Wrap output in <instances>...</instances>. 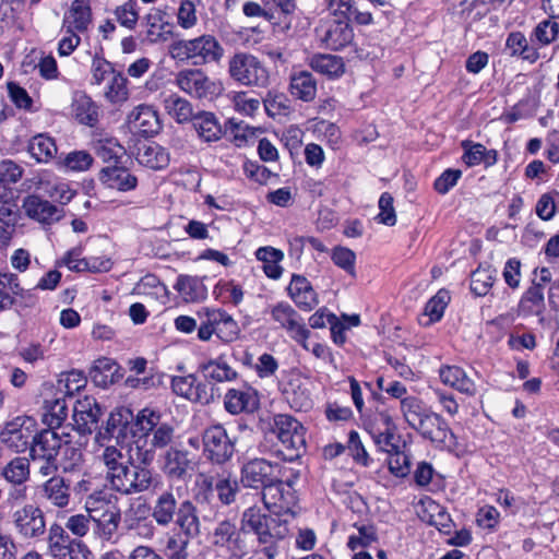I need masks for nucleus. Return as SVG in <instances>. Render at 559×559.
Wrapping results in <instances>:
<instances>
[{"instance_id":"nucleus-1","label":"nucleus","mask_w":559,"mask_h":559,"mask_svg":"<svg viewBox=\"0 0 559 559\" xmlns=\"http://www.w3.org/2000/svg\"><path fill=\"white\" fill-rule=\"evenodd\" d=\"M98 455L105 467L106 479L111 488L122 495H135L148 490L153 483L152 472L134 466L122 447L104 442Z\"/></svg>"},{"instance_id":"nucleus-2","label":"nucleus","mask_w":559,"mask_h":559,"mask_svg":"<svg viewBox=\"0 0 559 559\" xmlns=\"http://www.w3.org/2000/svg\"><path fill=\"white\" fill-rule=\"evenodd\" d=\"M401 413L408 427L421 438L437 445L455 444V436L447 420L421 399L414 395L402 399Z\"/></svg>"},{"instance_id":"nucleus-3","label":"nucleus","mask_w":559,"mask_h":559,"mask_svg":"<svg viewBox=\"0 0 559 559\" xmlns=\"http://www.w3.org/2000/svg\"><path fill=\"white\" fill-rule=\"evenodd\" d=\"M225 53L219 40L211 34L191 39H179L169 46V56L179 61H191L194 66L218 63Z\"/></svg>"},{"instance_id":"nucleus-4","label":"nucleus","mask_w":559,"mask_h":559,"mask_svg":"<svg viewBox=\"0 0 559 559\" xmlns=\"http://www.w3.org/2000/svg\"><path fill=\"white\" fill-rule=\"evenodd\" d=\"M135 427L141 436L148 438L152 450L170 448L176 439V429L173 424L163 420L159 411L145 407L135 418Z\"/></svg>"},{"instance_id":"nucleus-5","label":"nucleus","mask_w":559,"mask_h":559,"mask_svg":"<svg viewBox=\"0 0 559 559\" xmlns=\"http://www.w3.org/2000/svg\"><path fill=\"white\" fill-rule=\"evenodd\" d=\"M200 520L192 513L182 511L176 520V527L165 536V555L168 559H188V546L190 539L200 534Z\"/></svg>"},{"instance_id":"nucleus-6","label":"nucleus","mask_w":559,"mask_h":559,"mask_svg":"<svg viewBox=\"0 0 559 559\" xmlns=\"http://www.w3.org/2000/svg\"><path fill=\"white\" fill-rule=\"evenodd\" d=\"M228 74L240 85L264 87L269 83V72L258 57L248 52H237L228 60Z\"/></svg>"},{"instance_id":"nucleus-7","label":"nucleus","mask_w":559,"mask_h":559,"mask_svg":"<svg viewBox=\"0 0 559 559\" xmlns=\"http://www.w3.org/2000/svg\"><path fill=\"white\" fill-rule=\"evenodd\" d=\"M272 432L287 452L284 454L285 460L293 461L300 456L306 448V430L296 418L287 414L275 415Z\"/></svg>"},{"instance_id":"nucleus-8","label":"nucleus","mask_w":559,"mask_h":559,"mask_svg":"<svg viewBox=\"0 0 559 559\" xmlns=\"http://www.w3.org/2000/svg\"><path fill=\"white\" fill-rule=\"evenodd\" d=\"M241 530L257 535L259 543H270L272 538H284L288 530L278 524V521L261 511L258 507H250L242 513Z\"/></svg>"},{"instance_id":"nucleus-9","label":"nucleus","mask_w":559,"mask_h":559,"mask_svg":"<svg viewBox=\"0 0 559 559\" xmlns=\"http://www.w3.org/2000/svg\"><path fill=\"white\" fill-rule=\"evenodd\" d=\"M192 513L194 518H199L194 504L190 500L178 502L171 490H165L156 496L151 507V516L155 524L160 527H168L173 523L176 524L182 511Z\"/></svg>"},{"instance_id":"nucleus-10","label":"nucleus","mask_w":559,"mask_h":559,"mask_svg":"<svg viewBox=\"0 0 559 559\" xmlns=\"http://www.w3.org/2000/svg\"><path fill=\"white\" fill-rule=\"evenodd\" d=\"M203 455L213 464L223 465L235 452V443L222 425L206 428L202 433Z\"/></svg>"},{"instance_id":"nucleus-11","label":"nucleus","mask_w":559,"mask_h":559,"mask_svg":"<svg viewBox=\"0 0 559 559\" xmlns=\"http://www.w3.org/2000/svg\"><path fill=\"white\" fill-rule=\"evenodd\" d=\"M314 33L320 46L329 50H341L354 39V31L348 20L323 19Z\"/></svg>"},{"instance_id":"nucleus-12","label":"nucleus","mask_w":559,"mask_h":559,"mask_svg":"<svg viewBox=\"0 0 559 559\" xmlns=\"http://www.w3.org/2000/svg\"><path fill=\"white\" fill-rule=\"evenodd\" d=\"M174 84L183 93L200 99L213 97L218 91L217 84L197 68L180 70L175 75Z\"/></svg>"},{"instance_id":"nucleus-13","label":"nucleus","mask_w":559,"mask_h":559,"mask_svg":"<svg viewBox=\"0 0 559 559\" xmlns=\"http://www.w3.org/2000/svg\"><path fill=\"white\" fill-rule=\"evenodd\" d=\"M12 519L15 531L24 539L40 538L46 532L45 514L33 503H26L15 510Z\"/></svg>"},{"instance_id":"nucleus-14","label":"nucleus","mask_w":559,"mask_h":559,"mask_svg":"<svg viewBox=\"0 0 559 559\" xmlns=\"http://www.w3.org/2000/svg\"><path fill=\"white\" fill-rule=\"evenodd\" d=\"M277 464L265 459H252L240 469V483L246 488L264 489L276 476Z\"/></svg>"},{"instance_id":"nucleus-15","label":"nucleus","mask_w":559,"mask_h":559,"mask_svg":"<svg viewBox=\"0 0 559 559\" xmlns=\"http://www.w3.org/2000/svg\"><path fill=\"white\" fill-rule=\"evenodd\" d=\"M132 420L133 414L129 408H116L110 413L105 427L97 431L95 437L96 442L100 445H104V442L109 443L112 440H115L117 444L123 442L130 431Z\"/></svg>"},{"instance_id":"nucleus-16","label":"nucleus","mask_w":559,"mask_h":559,"mask_svg":"<svg viewBox=\"0 0 559 559\" xmlns=\"http://www.w3.org/2000/svg\"><path fill=\"white\" fill-rule=\"evenodd\" d=\"M33 435L31 419L19 416L7 423L0 432V441L8 449L22 453L31 445Z\"/></svg>"},{"instance_id":"nucleus-17","label":"nucleus","mask_w":559,"mask_h":559,"mask_svg":"<svg viewBox=\"0 0 559 559\" xmlns=\"http://www.w3.org/2000/svg\"><path fill=\"white\" fill-rule=\"evenodd\" d=\"M262 500L267 510L274 513H287L295 504V491L290 484L276 476L263 490Z\"/></svg>"},{"instance_id":"nucleus-18","label":"nucleus","mask_w":559,"mask_h":559,"mask_svg":"<svg viewBox=\"0 0 559 559\" xmlns=\"http://www.w3.org/2000/svg\"><path fill=\"white\" fill-rule=\"evenodd\" d=\"M123 523L129 533L144 540H151L156 533L155 522L153 518L150 519V508L144 503L130 507L124 513Z\"/></svg>"},{"instance_id":"nucleus-19","label":"nucleus","mask_w":559,"mask_h":559,"mask_svg":"<svg viewBox=\"0 0 559 559\" xmlns=\"http://www.w3.org/2000/svg\"><path fill=\"white\" fill-rule=\"evenodd\" d=\"M259 406L258 392L251 386L233 388L224 395V407L231 415L252 414Z\"/></svg>"},{"instance_id":"nucleus-20","label":"nucleus","mask_w":559,"mask_h":559,"mask_svg":"<svg viewBox=\"0 0 559 559\" xmlns=\"http://www.w3.org/2000/svg\"><path fill=\"white\" fill-rule=\"evenodd\" d=\"M102 416L103 409L96 399L84 396L76 401L73 408V419L80 433L86 435L96 430Z\"/></svg>"},{"instance_id":"nucleus-21","label":"nucleus","mask_w":559,"mask_h":559,"mask_svg":"<svg viewBox=\"0 0 559 559\" xmlns=\"http://www.w3.org/2000/svg\"><path fill=\"white\" fill-rule=\"evenodd\" d=\"M22 207L27 217L40 224L51 225L63 216V209L41 199L36 194L27 195Z\"/></svg>"},{"instance_id":"nucleus-22","label":"nucleus","mask_w":559,"mask_h":559,"mask_svg":"<svg viewBox=\"0 0 559 559\" xmlns=\"http://www.w3.org/2000/svg\"><path fill=\"white\" fill-rule=\"evenodd\" d=\"M68 444L69 440H63L53 429H45L37 435H33L31 456L33 461L57 459L62 447Z\"/></svg>"},{"instance_id":"nucleus-23","label":"nucleus","mask_w":559,"mask_h":559,"mask_svg":"<svg viewBox=\"0 0 559 559\" xmlns=\"http://www.w3.org/2000/svg\"><path fill=\"white\" fill-rule=\"evenodd\" d=\"M128 122L132 130L144 136H152L160 130L158 114L151 105L141 104L136 106L128 115Z\"/></svg>"},{"instance_id":"nucleus-24","label":"nucleus","mask_w":559,"mask_h":559,"mask_svg":"<svg viewBox=\"0 0 559 559\" xmlns=\"http://www.w3.org/2000/svg\"><path fill=\"white\" fill-rule=\"evenodd\" d=\"M273 321L284 329L290 337L305 338V324L299 313L287 302H278L271 307Z\"/></svg>"},{"instance_id":"nucleus-25","label":"nucleus","mask_w":559,"mask_h":559,"mask_svg":"<svg viewBox=\"0 0 559 559\" xmlns=\"http://www.w3.org/2000/svg\"><path fill=\"white\" fill-rule=\"evenodd\" d=\"M211 543L216 549H223L230 556H237L240 549V534L235 523L219 522L211 535Z\"/></svg>"},{"instance_id":"nucleus-26","label":"nucleus","mask_w":559,"mask_h":559,"mask_svg":"<svg viewBox=\"0 0 559 559\" xmlns=\"http://www.w3.org/2000/svg\"><path fill=\"white\" fill-rule=\"evenodd\" d=\"M163 472L173 479H183L191 468L189 452L170 447L160 457Z\"/></svg>"},{"instance_id":"nucleus-27","label":"nucleus","mask_w":559,"mask_h":559,"mask_svg":"<svg viewBox=\"0 0 559 559\" xmlns=\"http://www.w3.org/2000/svg\"><path fill=\"white\" fill-rule=\"evenodd\" d=\"M439 377L443 384L451 386L462 394L474 396L477 393V386L466 371L459 366L444 365L439 369Z\"/></svg>"},{"instance_id":"nucleus-28","label":"nucleus","mask_w":559,"mask_h":559,"mask_svg":"<svg viewBox=\"0 0 559 559\" xmlns=\"http://www.w3.org/2000/svg\"><path fill=\"white\" fill-rule=\"evenodd\" d=\"M289 297L304 310H311L318 305V298L310 282L301 275H293L288 285Z\"/></svg>"},{"instance_id":"nucleus-29","label":"nucleus","mask_w":559,"mask_h":559,"mask_svg":"<svg viewBox=\"0 0 559 559\" xmlns=\"http://www.w3.org/2000/svg\"><path fill=\"white\" fill-rule=\"evenodd\" d=\"M99 180L108 188L130 191L136 188L138 178L127 168L117 165L104 167L99 171Z\"/></svg>"},{"instance_id":"nucleus-30","label":"nucleus","mask_w":559,"mask_h":559,"mask_svg":"<svg viewBox=\"0 0 559 559\" xmlns=\"http://www.w3.org/2000/svg\"><path fill=\"white\" fill-rule=\"evenodd\" d=\"M145 39L151 44L165 43L173 36V25L159 10H151L144 17Z\"/></svg>"},{"instance_id":"nucleus-31","label":"nucleus","mask_w":559,"mask_h":559,"mask_svg":"<svg viewBox=\"0 0 559 559\" xmlns=\"http://www.w3.org/2000/svg\"><path fill=\"white\" fill-rule=\"evenodd\" d=\"M40 495L57 508H66L70 502V486L61 476L48 478L40 487Z\"/></svg>"},{"instance_id":"nucleus-32","label":"nucleus","mask_w":559,"mask_h":559,"mask_svg":"<svg viewBox=\"0 0 559 559\" xmlns=\"http://www.w3.org/2000/svg\"><path fill=\"white\" fill-rule=\"evenodd\" d=\"M92 22L90 4L86 0H73L68 14L63 19V27L75 33L87 31Z\"/></svg>"},{"instance_id":"nucleus-33","label":"nucleus","mask_w":559,"mask_h":559,"mask_svg":"<svg viewBox=\"0 0 559 559\" xmlns=\"http://www.w3.org/2000/svg\"><path fill=\"white\" fill-rule=\"evenodd\" d=\"M71 107L74 118L80 123L94 127L98 122V106L85 93H75Z\"/></svg>"},{"instance_id":"nucleus-34","label":"nucleus","mask_w":559,"mask_h":559,"mask_svg":"<svg viewBox=\"0 0 559 559\" xmlns=\"http://www.w3.org/2000/svg\"><path fill=\"white\" fill-rule=\"evenodd\" d=\"M136 160L151 169L159 170L169 165V153L156 143L143 144L138 147Z\"/></svg>"},{"instance_id":"nucleus-35","label":"nucleus","mask_w":559,"mask_h":559,"mask_svg":"<svg viewBox=\"0 0 559 559\" xmlns=\"http://www.w3.org/2000/svg\"><path fill=\"white\" fill-rule=\"evenodd\" d=\"M201 371L206 380L214 383L229 382L238 376L224 355L202 364Z\"/></svg>"},{"instance_id":"nucleus-36","label":"nucleus","mask_w":559,"mask_h":559,"mask_svg":"<svg viewBox=\"0 0 559 559\" xmlns=\"http://www.w3.org/2000/svg\"><path fill=\"white\" fill-rule=\"evenodd\" d=\"M175 289L179 293L186 302H199L207 297V287L203 278L180 275L175 284Z\"/></svg>"},{"instance_id":"nucleus-37","label":"nucleus","mask_w":559,"mask_h":559,"mask_svg":"<svg viewBox=\"0 0 559 559\" xmlns=\"http://www.w3.org/2000/svg\"><path fill=\"white\" fill-rule=\"evenodd\" d=\"M193 128L204 142H216L222 138L223 130L218 119L213 112L201 111L193 118Z\"/></svg>"},{"instance_id":"nucleus-38","label":"nucleus","mask_w":559,"mask_h":559,"mask_svg":"<svg viewBox=\"0 0 559 559\" xmlns=\"http://www.w3.org/2000/svg\"><path fill=\"white\" fill-rule=\"evenodd\" d=\"M47 532V554L53 559H66V551L73 538L57 522L51 523Z\"/></svg>"},{"instance_id":"nucleus-39","label":"nucleus","mask_w":559,"mask_h":559,"mask_svg":"<svg viewBox=\"0 0 559 559\" xmlns=\"http://www.w3.org/2000/svg\"><path fill=\"white\" fill-rule=\"evenodd\" d=\"M290 93L302 102H312L317 95V81L309 71H298L290 75Z\"/></svg>"},{"instance_id":"nucleus-40","label":"nucleus","mask_w":559,"mask_h":559,"mask_svg":"<svg viewBox=\"0 0 559 559\" xmlns=\"http://www.w3.org/2000/svg\"><path fill=\"white\" fill-rule=\"evenodd\" d=\"M309 67L330 79L341 76L345 71V64L341 57L330 53H317L309 59Z\"/></svg>"},{"instance_id":"nucleus-41","label":"nucleus","mask_w":559,"mask_h":559,"mask_svg":"<svg viewBox=\"0 0 559 559\" xmlns=\"http://www.w3.org/2000/svg\"><path fill=\"white\" fill-rule=\"evenodd\" d=\"M166 112L178 123L193 121L194 114L191 103L178 94H169L164 99Z\"/></svg>"},{"instance_id":"nucleus-42","label":"nucleus","mask_w":559,"mask_h":559,"mask_svg":"<svg viewBox=\"0 0 559 559\" xmlns=\"http://www.w3.org/2000/svg\"><path fill=\"white\" fill-rule=\"evenodd\" d=\"M24 294L16 274L0 273V311L10 309L14 305V296L24 297Z\"/></svg>"},{"instance_id":"nucleus-43","label":"nucleus","mask_w":559,"mask_h":559,"mask_svg":"<svg viewBox=\"0 0 559 559\" xmlns=\"http://www.w3.org/2000/svg\"><path fill=\"white\" fill-rule=\"evenodd\" d=\"M520 311L523 314L540 316L545 310L544 288L539 283H533L523 294L520 301Z\"/></svg>"},{"instance_id":"nucleus-44","label":"nucleus","mask_w":559,"mask_h":559,"mask_svg":"<svg viewBox=\"0 0 559 559\" xmlns=\"http://www.w3.org/2000/svg\"><path fill=\"white\" fill-rule=\"evenodd\" d=\"M27 148L31 156L38 163H48L58 152L55 140L45 134L33 136Z\"/></svg>"},{"instance_id":"nucleus-45","label":"nucleus","mask_w":559,"mask_h":559,"mask_svg":"<svg viewBox=\"0 0 559 559\" xmlns=\"http://www.w3.org/2000/svg\"><path fill=\"white\" fill-rule=\"evenodd\" d=\"M115 507H117L116 498L106 490L94 491L85 500L86 515L91 521Z\"/></svg>"},{"instance_id":"nucleus-46","label":"nucleus","mask_w":559,"mask_h":559,"mask_svg":"<svg viewBox=\"0 0 559 559\" xmlns=\"http://www.w3.org/2000/svg\"><path fill=\"white\" fill-rule=\"evenodd\" d=\"M1 475L10 485L26 484L31 475L28 460L14 457L2 468Z\"/></svg>"},{"instance_id":"nucleus-47","label":"nucleus","mask_w":559,"mask_h":559,"mask_svg":"<svg viewBox=\"0 0 559 559\" xmlns=\"http://www.w3.org/2000/svg\"><path fill=\"white\" fill-rule=\"evenodd\" d=\"M239 484L230 472H223L216 475L215 491L219 501L229 506L236 500Z\"/></svg>"},{"instance_id":"nucleus-48","label":"nucleus","mask_w":559,"mask_h":559,"mask_svg":"<svg viewBox=\"0 0 559 559\" xmlns=\"http://www.w3.org/2000/svg\"><path fill=\"white\" fill-rule=\"evenodd\" d=\"M506 47L512 56H521L530 62H535L539 55L535 48L528 46L525 35L521 32H512L508 35Z\"/></svg>"},{"instance_id":"nucleus-49","label":"nucleus","mask_w":559,"mask_h":559,"mask_svg":"<svg viewBox=\"0 0 559 559\" xmlns=\"http://www.w3.org/2000/svg\"><path fill=\"white\" fill-rule=\"evenodd\" d=\"M68 417V405L63 396L45 401L44 421L53 429L60 427Z\"/></svg>"},{"instance_id":"nucleus-50","label":"nucleus","mask_w":559,"mask_h":559,"mask_svg":"<svg viewBox=\"0 0 559 559\" xmlns=\"http://www.w3.org/2000/svg\"><path fill=\"white\" fill-rule=\"evenodd\" d=\"M496 270L490 265H479L471 275V290L476 296H485L491 288Z\"/></svg>"},{"instance_id":"nucleus-51","label":"nucleus","mask_w":559,"mask_h":559,"mask_svg":"<svg viewBox=\"0 0 559 559\" xmlns=\"http://www.w3.org/2000/svg\"><path fill=\"white\" fill-rule=\"evenodd\" d=\"M121 520L120 509L117 507L110 509L108 512L99 515L92 521L96 525L97 534L106 540H109L118 530Z\"/></svg>"},{"instance_id":"nucleus-52","label":"nucleus","mask_w":559,"mask_h":559,"mask_svg":"<svg viewBox=\"0 0 559 559\" xmlns=\"http://www.w3.org/2000/svg\"><path fill=\"white\" fill-rule=\"evenodd\" d=\"M359 323L360 319L357 314H343L342 318L330 316L329 324L333 342L337 345H343L346 342L345 331L352 326L359 325Z\"/></svg>"},{"instance_id":"nucleus-53","label":"nucleus","mask_w":559,"mask_h":559,"mask_svg":"<svg viewBox=\"0 0 559 559\" xmlns=\"http://www.w3.org/2000/svg\"><path fill=\"white\" fill-rule=\"evenodd\" d=\"M127 83V78L122 73L116 72L108 81V86L105 91L106 99L111 104L124 103L129 97Z\"/></svg>"},{"instance_id":"nucleus-54","label":"nucleus","mask_w":559,"mask_h":559,"mask_svg":"<svg viewBox=\"0 0 559 559\" xmlns=\"http://www.w3.org/2000/svg\"><path fill=\"white\" fill-rule=\"evenodd\" d=\"M450 301V294L445 289H440L437 294L431 297L425 307V316L428 317V321L424 324H430L439 321L444 312L445 307Z\"/></svg>"},{"instance_id":"nucleus-55","label":"nucleus","mask_w":559,"mask_h":559,"mask_svg":"<svg viewBox=\"0 0 559 559\" xmlns=\"http://www.w3.org/2000/svg\"><path fill=\"white\" fill-rule=\"evenodd\" d=\"M94 148L97 156L105 163H116L124 154V148L112 138L98 140Z\"/></svg>"},{"instance_id":"nucleus-56","label":"nucleus","mask_w":559,"mask_h":559,"mask_svg":"<svg viewBox=\"0 0 559 559\" xmlns=\"http://www.w3.org/2000/svg\"><path fill=\"white\" fill-rule=\"evenodd\" d=\"M367 429L372 436H381V432L396 430V426L386 411H376L367 423Z\"/></svg>"},{"instance_id":"nucleus-57","label":"nucleus","mask_w":559,"mask_h":559,"mask_svg":"<svg viewBox=\"0 0 559 559\" xmlns=\"http://www.w3.org/2000/svg\"><path fill=\"white\" fill-rule=\"evenodd\" d=\"M117 22L128 29H134L138 21L139 13L136 10V2L134 0H128L121 5H118L114 11Z\"/></svg>"},{"instance_id":"nucleus-58","label":"nucleus","mask_w":559,"mask_h":559,"mask_svg":"<svg viewBox=\"0 0 559 559\" xmlns=\"http://www.w3.org/2000/svg\"><path fill=\"white\" fill-rule=\"evenodd\" d=\"M559 24L556 19L548 17L539 22L533 32V37L542 45L547 46L551 44L558 36Z\"/></svg>"},{"instance_id":"nucleus-59","label":"nucleus","mask_w":559,"mask_h":559,"mask_svg":"<svg viewBox=\"0 0 559 559\" xmlns=\"http://www.w3.org/2000/svg\"><path fill=\"white\" fill-rule=\"evenodd\" d=\"M213 294L216 298H222L224 302H231L234 305H239L243 298L242 288L233 281L218 282L214 287Z\"/></svg>"},{"instance_id":"nucleus-60","label":"nucleus","mask_w":559,"mask_h":559,"mask_svg":"<svg viewBox=\"0 0 559 559\" xmlns=\"http://www.w3.org/2000/svg\"><path fill=\"white\" fill-rule=\"evenodd\" d=\"M229 97L235 110L241 115L251 117L260 108V100L249 97L247 92H234Z\"/></svg>"},{"instance_id":"nucleus-61","label":"nucleus","mask_w":559,"mask_h":559,"mask_svg":"<svg viewBox=\"0 0 559 559\" xmlns=\"http://www.w3.org/2000/svg\"><path fill=\"white\" fill-rule=\"evenodd\" d=\"M177 23L183 29H190L198 23L197 8L192 0H181L177 10Z\"/></svg>"},{"instance_id":"nucleus-62","label":"nucleus","mask_w":559,"mask_h":559,"mask_svg":"<svg viewBox=\"0 0 559 559\" xmlns=\"http://www.w3.org/2000/svg\"><path fill=\"white\" fill-rule=\"evenodd\" d=\"M195 377L193 374L174 377L171 380L173 391L188 400L197 397Z\"/></svg>"},{"instance_id":"nucleus-63","label":"nucleus","mask_w":559,"mask_h":559,"mask_svg":"<svg viewBox=\"0 0 559 559\" xmlns=\"http://www.w3.org/2000/svg\"><path fill=\"white\" fill-rule=\"evenodd\" d=\"M93 163V157L85 151H74L69 153L62 164L63 166L73 171L87 170Z\"/></svg>"},{"instance_id":"nucleus-64","label":"nucleus","mask_w":559,"mask_h":559,"mask_svg":"<svg viewBox=\"0 0 559 559\" xmlns=\"http://www.w3.org/2000/svg\"><path fill=\"white\" fill-rule=\"evenodd\" d=\"M379 214L377 216L379 223L386 226H394L396 223V214L393 206V197L389 192H383L379 199Z\"/></svg>"}]
</instances>
